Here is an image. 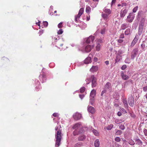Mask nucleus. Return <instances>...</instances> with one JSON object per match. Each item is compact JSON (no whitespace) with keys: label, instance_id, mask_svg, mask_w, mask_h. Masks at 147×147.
<instances>
[{"label":"nucleus","instance_id":"nucleus-1","mask_svg":"<svg viewBox=\"0 0 147 147\" xmlns=\"http://www.w3.org/2000/svg\"><path fill=\"white\" fill-rule=\"evenodd\" d=\"M62 135L61 131L59 129L56 132L55 135V138L56 140L55 143V147H58L60 145Z\"/></svg>","mask_w":147,"mask_h":147},{"label":"nucleus","instance_id":"nucleus-2","mask_svg":"<svg viewBox=\"0 0 147 147\" xmlns=\"http://www.w3.org/2000/svg\"><path fill=\"white\" fill-rule=\"evenodd\" d=\"M86 80L91 81V85L92 88L95 87L96 86L97 84L96 82L97 78L94 75L91 76L89 79L88 78Z\"/></svg>","mask_w":147,"mask_h":147},{"label":"nucleus","instance_id":"nucleus-3","mask_svg":"<svg viewBox=\"0 0 147 147\" xmlns=\"http://www.w3.org/2000/svg\"><path fill=\"white\" fill-rule=\"evenodd\" d=\"M87 128L86 127L83 126L82 125V123L80 122H79L76 123L73 127V129H82L83 128Z\"/></svg>","mask_w":147,"mask_h":147},{"label":"nucleus","instance_id":"nucleus-4","mask_svg":"<svg viewBox=\"0 0 147 147\" xmlns=\"http://www.w3.org/2000/svg\"><path fill=\"white\" fill-rule=\"evenodd\" d=\"M74 119L76 120H78L80 119L82 117V115L80 113L76 112L73 116Z\"/></svg>","mask_w":147,"mask_h":147},{"label":"nucleus","instance_id":"nucleus-5","mask_svg":"<svg viewBox=\"0 0 147 147\" xmlns=\"http://www.w3.org/2000/svg\"><path fill=\"white\" fill-rule=\"evenodd\" d=\"M138 51V48H135L133 50L131 53V59H134V58L137 55Z\"/></svg>","mask_w":147,"mask_h":147},{"label":"nucleus","instance_id":"nucleus-6","mask_svg":"<svg viewBox=\"0 0 147 147\" xmlns=\"http://www.w3.org/2000/svg\"><path fill=\"white\" fill-rule=\"evenodd\" d=\"M128 102L130 106L133 107L134 105V100L133 97L132 96H130L128 98Z\"/></svg>","mask_w":147,"mask_h":147},{"label":"nucleus","instance_id":"nucleus-7","mask_svg":"<svg viewBox=\"0 0 147 147\" xmlns=\"http://www.w3.org/2000/svg\"><path fill=\"white\" fill-rule=\"evenodd\" d=\"M127 11L126 10V8H125L124 10L122 9L120 13V17L121 18L124 17L127 13Z\"/></svg>","mask_w":147,"mask_h":147},{"label":"nucleus","instance_id":"nucleus-8","mask_svg":"<svg viewBox=\"0 0 147 147\" xmlns=\"http://www.w3.org/2000/svg\"><path fill=\"white\" fill-rule=\"evenodd\" d=\"M94 39V36H90L86 39V42L87 43H89L91 42H93Z\"/></svg>","mask_w":147,"mask_h":147},{"label":"nucleus","instance_id":"nucleus-9","mask_svg":"<svg viewBox=\"0 0 147 147\" xmlns=\"http://www.w3.org/2000/svg\"><path fill=\"white\" fill-rule=\"evenodd\" d=\"M83 131L82 129H75L73 132L74 136H76L79 134Z\"/></svg>","mask_w":147,"mask_h":147},{"label":"nucleus","instance_id":"nucleus-10","mask_svg":"<svg viewBox=\"0 0 147 147\" xmlns=\"http://www.w3.org/2000/svg\"><path fill=\"white\" fill-rule=\"evenodd\" d=\"M101 16L103 19L106 21L109 18V15L105 13L102 12Z\"/></svg>","mask_w":147,"mask_h":147},{"label":"nucleus","instance_id":"nucleus-11","mask_svg":"<svg viewBox=\"0 0 147 147\" xmlns=\"http://www.w3.org/2000/svg\"><path fill=\"white\" fill-rule=\"evenodd\" d=\"M98 67L97 66H93L90 69V71L94 73L96 71L98 70Z\"/></svg>","mask_w":147,"mask_h":147},{"label":"nucleus","instance_id":"nucleus-12","mask_svg":"<svg viewBox=\"0 0 147 147\" xmlns=\"http://www.w3.org/2000/svg\"><path fill=\"white\" fill-rule=\"evenodd\" d=\"M122 79L124 80H127L129 79V76L126 74H124L123 72H122L121 75Z\"/></svg>","mask_w":147,"mask_h":147},{"label":"nucleus","instance_id":"nucleus-13","mask_svg":"<svg viewBox=\"0 0 147 147\" xmlns=\"http://www.w3.org/2000/svg\"><path fill=\"white\" fill-rule=\"evenodd\" d=\"M92 49V47L90 45H87L85 47V51L86 52H90Z\"/></svg>","mask_w":147,"mask_h":147},{"label":"nucleus","instance_id":"nucleus-14","mask_svg":"<svg viewBox=\"0 0 147 147\" xmlns=\"http://www.w3.org/2000/svg\"><path fill=\"white\" fill-rule=\"evenodd\" d=\"M88 111L91 113L93 114L95 112L94 108L90 106L88 108Z\"/></svg>","mask_w":147,"mask_h":147},{"label":"nucleus","instance_id":"nucleus-15","mask_svg":"<svg viewBox=\"0 0 147 147\" xmlns=\"http://www.w3.org/2000/svg\"><path fill=\"white\" fill-rule=\"evenodd\" d=\"M81 16V15H80L78 14V15H76L75 16V21L77 22H79L80 21L79 19Z\"/></svg>","mask_w":147,"mask_h":147},{"label":"nucleus","instance_id":"nucleus-16","mask_svg":"<svg viewBox=\"0 0 147 147\" xmlns=\"http://www.w3.org/2000/svg\"><path fill=\"white\" fill-rule=\"evenodd\" d=\"M96 94V91L94 89L92 90L90 93V97L94 98Z\"/></svg>","mask_w":147,"mask_h":147},{"label":"nucleus","instance_id":"nucleus-17","mask_svg":"<svg viewBox=\"0 0 147 147\" xmlns=\"http://www.w3.org/2000/svg\"><path fill=\"white\" fill-rule=\"evenodd\" d=\"M91 62V58L89 57H87L84 61L85 64H88Z\"/></svg>","mask_w":147,"mask_h":147},{"label":"nucleus","instance_id":"nucleus-18","mask_svg":"<svg viewBox=\"0 0 147 147\" xmlns=\"http://www.w3.org/2000/svg\"><path fill=\"white\" fill-rule=\"evenodd\" d=\"M111 88V84L109 82H107L105 86L104 89L106 90Z\"/></svg>","mask_w":147,"mask_h":147},{"label":"nucleus","instance_id":"nucleus-19","mask_svg":"<svg viewBox=\"0 0 147 147\" xmlns=\"http://www.w3.org/2000/svg\"><path fill=\"white\" fill-rule=\"evenodd\" d=\"M103 11L106 14H107L109 16L110 14H111V11L109 9L105 8L104 9Z\"/></svg>","mask_w":147,"mask_h":147},{"label":"nucleus","instance_id":"nucleus-20","mask_svg":"<svg viewBox=\"0 0 147 147\" xmlns=\"http://www.w3.org/2000/svg\"><path fill=\"white\" fill-rule=\"evenodd\" d=\"M122 59V56L121 55H117L115 59V63H117L120 61Z\"/></svg>","mask_w":147,"mask_h":147},{"label":"nucleus","instance_id":"nucleus-21","mask_svg":"<svg viewBox=\"0 0 147 147\" xmlns=\"http://www.w3.org/2000/svg\"><path fill=\"white\" fill-rule=\"evenodd\" d=\"M101 44L98 43H97V45L96 47V50L97 51H99L101 49Z\"/></svg>","mask_w":147,"mask_h":147},{"label":"nucleus","instance_id":"nucleus-22","mask_svg":"<svg viewBox=\"0 0 147 147\" xmlns=\"http://www.w3.org/2000/svg\"><path fill=\"white\" fill-rule=\"evenodd\" d=\"M134 140L136 142V144H137L138 145L141 144H142V142L139 139H135Z\"/></svg>","mask_w":147,"mask_h":147},{"label":"nucleus","instance_id":"nucleus-23","mask_svg":"<svg viewBox=\"0 0 147 147\" xmlns=\"http://www.w3.org/2000/svg\"><path fill=\"white\" fill-rule=\"evenodd\" d=\"M94 146L96 147H98L99 146V141L98 139H96L94 142Z\"/></svg>","mask_w":147,"mask_h":147},{"label":"nucleus","instance_id":"nucleus-24","mask_svg":"<svg viewBox=\"0 0 147 147\" xmlns=\"http://www.w3.org/2000/svg\"><path fill=\"white\" fill-rule=\"evenodd\" d=\"M91 8L89 6H87L86 10V13H87L89 14L91 11Z\"/></svg>","mask_w":147,"mask_h":147},{"label":"nucleus","instance_id":"nucleus-25","mask_svg":"<svg viewBox=\"0 0 147 147\" xmlns=\"http://www.w3.org/2000/svg\"><path fill=\"white\" fill-rule=\"evenodd\" d=\"M86 138V136L84 135H82L80 136L78 138L79 141H83Z\"/></svg>","mask_w":147,"mask_h":147},{"label":"nucleus","instance_id":"nucleus-26","mask_svg":"<svg viewBox=\"0 0 147 147\" xmlns=\"http://www.w3.org/2000/svg\"><path fill=\"white\" fill-rule=\"evenodd\" d=\"M131 32L130 29L128 28L127 29L125 32V35H128Z\"/></svg>","mask_w":147,"mask_h":147},{"label":"nucleus","instance_id":"nucleus-27","mask_svg":"<svg viewBox=\"0 0 147 147\" xmlns=\"http://www.w3.org/2000/svg\"><path fill=\"white\" fill-rule=\"evenodd\" d=\"M137 40L138 39L135 37L131 43V45L134 46L136 43Z\"/></svg>","mask_w":147,"mask_h":147},{"label":"nucleus","instance_id":"nucleus-28","mask_svg":"<svg viewBox=\"0 0 147 147\" xmlns=\"http://www.w3.org/2000/svg\"><path fill=\"white\" fill-rule=\"evenodd\" d=\"M123 103L124 104V106L125 107H127V103L126 100L125 99H123Z\"/></svg>","mask_w":147,"mask_h":147},{"label":"nucleus","instance_id":"nucleus-29","mask_svg":"<svg viewBox=\"0 0 147 147\" xmlns=\"http://www.w3.org/2000/svg\"><path fill=\"white\" fill-rule=\"evenodd\" d=\"M84 12V8H81L80 9L79 12L78 14L82 15Z\"/></svg>","mask_w":147,"mask_h":147},{"label":"nucleus","instance_id":"nucleus-30","mask_svg":"<svg viewBox=\"0 0 147 147\" xmlns=\"http://www.w3.org/2000/svg\"><path fill=\"white\" fill-rule=\"evenodd\" d=\"M93 132L95 136H97L99 135L98 132L96 129H94L93 130Z\"/></svg>","mask_w":147,"mask_h":147},{"label":"nucleus","instance_id":"nucleus-31","mask_svg":"<svg viewBox=\"0 0 147 147\" xmlns=\"http://www.w3.org/2000/svg\"><path fill=\"white\" fill-rule=\"evenodd\" d=\"M122 132L121 130H117L115 133L116 135H121L122 133Z\"/></svg>","mask_w":147,"mask_h":147},{"label":"nucleus","instance_id":"nucleus-32","mask_svg":"<svg viewBox=\"0 0 147 147\" xmlns=\"http://www.w3.org/2000/svg\"><path fill=\"white\" fill-rule=\"evenodd\" d=\"M94 102V98H91V97H90V102L91 105H93Z\"/></svg>","mask_w":147,"mask_h":147},{"label":"nucleus","instance_id":"nucleus-33","mask_svg":"<svg viewBox=\"0 0 147 147\" xmlns=\"http://www.w3.org/2000/svg\"><path fill=\"white\" fill-rule=\"evenodd\" d=\"M129 143L131 145H134L135 144L134 141L132 140H130L129 141Z\"/></svg>","mask_w":147,"mask_h":147},{"label":"nucleus","instance_id":"nucleus-34","mask_svg":"<svg viewBox=\"0 0 147 147\" xmlns=\"http://www.w3.org/2000/svg\"><path fill=\"white\" fill-rule=\"evenodd\" d=\"M85 88L84 87L81 88L80 90V92L81 93L84 92L85 90Z\"/></svg>","mask_w":147,"mask_h":147},{"label":"nucleus","instance_id":"nucleus-35","mask_svg":"<svg viewBox=\"0 0 147 147\" xmlns=\"http://www.w3.org/2000/svg\"><path fill=\"white\" fill-rule=\"evenodd\" d=\"M63 22H61L58 25V27L59 28H61L63 27Z\"/></svg>","mask_w":147,"mask_h":147},{"label":"nucleus","instance_id":"nucleus-36","mask_svg":"<svg viewBox=\"0 0 147 147\" xmlns=\"http://www.w3.org/2000/svg\"><path fill=\"white\" fill-rule=\"evenodd\" d=\"M123 53V51L121 50H119L118 51L117 55H121Z\"/></svg>","mask_w":147,"mask_h":147},{"label":"nucleus","instance_id":"nucleus-37","mask_svg":"<svg viewBox=\"0 0 147 147\" xmlns=\"http://www.w3.org/2000/svg\"><path fill=\"white\" fill-rule=\"evenodd\" d=\"M115 141L117 142H119L120 141L121 139L120 138L116 137L115 139Z\"/></svg>","mask_w":147,"mask_h":147},{"label":"nucleus","instance_id":"nucleus-38","mask_svg":"<svg viewBox=\"0 0 147 147\" xmlns=\"http://www.w3.org/2000/svg\"><path fill=\"white\" fill-rule=\"evenodd\" d=\"M138 7L136 6L133 9V11L135 13L136 12V11L138 9Z\"/></svg>","mask_w":147,"mask_h":147},{"label":"nucleus","instance_id":"nucleus-39","mask_svg":"<svg viewBox=\"0 0 147 147\" xmlns=\"http://www.w3.org/2000/svg\"><path fill=\"white\" fill-rule=\"evenodd\" d=\"M58 34H61L63 33V31L62 29H60L58 32Z\"/></svg>","mask_w":147,"mask_h":147},{"label":"nucleus","instance_id":"nucleus-40","mask_svg":"<svg viewBox=\"0 0 147 147\" xmlns=\"http://www.w3.org/2000/svg\"><path fill=\"white\" fill-rule=\"evenodd\" d=\"M126 67H127V66L125 65H123L122 66V67H121V69L123 70H124L126 68Z\"/></svg>","mask_w":147,"mask_h":147},{"label":"nucleus","instance_id":"nucleus-41","mask_svg":"<svg viewBox=\"0 0 147 147\" xmlns=\"http://www.w3.org/2000/svg\"><path fill=\"white\" fill-rule=\"evenodd\" d=\"M43 25L45 27H47L48 25V23L47 21L44 22L43 23Z\"/></svg>","mask_w":147,"mask_h":147},{"label":"nucleus","instance_id":"nucleus-42","mask_svg":"<svg viewBox=\"0 0 147 147\" xmlns=\"http://www.w3.org/2000/svg\"><path fill=\"white\" fill-rule=\"evenodd\" d=\"M133 19H134V18L133 17H131V18L127 19V20L129 22H132Z\"/></svg>","mask_w":147,"mask_h":147},{"label":"nucleus","instance_id":"nucleus-43","mask_svg":"<svg viewBox=\"0 0 147 147\" xmlns=\"http://www.w3.org/2000/svg\"><path fill=\"white\" fill-rule=\"evenodd\" d=\"M113 127V124H110L109 125L107 129H112Z\"/></svg>","mask_w":147,"mask_h":147},{"label":"nucleus","instance_id":"nucleus-44","mask_svg":"<svg viewBox=\"0 0 147 147\" xmlns=\"http://www.w3.org/2000/svg\"><path fill=\"white\" fill-rule=\"evenodd\" d=\"M53 115L54 117H58L59 114L57 113H55L53 114Z\"/></svg>","mask_w":147,"mask_h":147},{"label":"nucleus","instance_id":"nucleus-45","mask_svg":"<svg viewBox=\"0 0 147 147\" xmlns=\"http://www.w3.org/2000/svg\"><path fill=\"white\" fill-rule=\"evenodd\" d=\"M143 90L144 91L146 92L147 91V86L143 87Z\"/></svg>","mask_w":147,"mask_h":147},{"label":"nucleus","instance_id":"nucleus-46","mask_svg":"<svg viewBox=\"0 0 147 147\" xmlns=\"http://www.w3.org/2000/svg\"><path fill=\"white\" fill-rule=\"evenodd\" d=\"M124 34L123 33L121 34L119 38H124Z\"/></svg>","mask_w":147,"mask_h":147},{"label":"nucleus","instance_id":"nucleus-47","mask_svg":"<svg viewBox=\"0 0 147 147\" xmlns=\"http://www.w3.org/2000/svg\"><path fill=\"white\" fill-rule=\"evenodd\" d=\"M106 92V90L105 89L104 90H103L102 92H101V96H102L103 95V94L105 93Z\"/></svg>","mask_w":147,"mask_h":147},{"label":"nucleus","instance_id":"nucleus-48","mask_svg":"<svg viewBox=\"0 0 147 147\" xmlns=\"http://www.w3.org/2000/svg\"><path fill=\"white\" fill-rule=\"evenodd\" d=\"M144 132L145 136H147V129H144Z\"/></svg>","mask_w":147,"mask_h":147},{"label":"nucleus","instance_id":"nucleus-49","mask_svg":"<svg viewBox=\"0 0 147 147\" xmlns=\"http://www.w3.org/2000/svg\"><path fill=\"white\" fill-rule=\"evenodd\" d=\"M123 42V40L122 39H119L118 40V42L119 43H121Z\"/></svg>","mask_w":147,"mask_h":147},{"label":"nucleus","instance_id":"nucleus-50","mask_svg":"<svg viewBox=\"0 0 147 147\" xmlns=\"http://www.w3.org/2000/svg\"><path fill=\"white\" fill-rule=\"evenodd\" d=\"M127 5V3H123L121 4V7H123L124 6H126Z\"/></svg>","mask_w":147,"mask_h":147},{"label":"nucleus","instance_id":"nucleus-51","mask_svg":"<svg viewBox=\"0 0 147 147\" xmlns=\"http://www.w3.org/2000/svg\"><path fill=\"white\" fill-rule=\"evenodd\" d=\"M102 42V40L100 39H99L98 41L97 42V43H98L101 44Z\"/></svg>","mask_w":147,"mask_h":147},{"label":"nucleus","instance_id":"nucleus-52","mask_svg":"<svg viewBox=\"0 0 147 147\" xmlns=\"http://www.w3.org/2000/svg\"><path fill=\"white\" fill-rule=\"evenodd\" d=\"M79 96H80V98L82 99L84 97V95L83 94H82V95H79Z\"/></svg>","mask_w":147,"mask_h":147},{"label":"nucleus","instance_id":"nucleus-53","mask_svg":"<svg viewBox=\"0 0 147 147\" xmlns=\"http://www.w3.org/2000/svg\"><path fill=\"white\" fill-rule=\"evenodd\" d=\"M90 19V16L89 15H88L86 17V20L88 21H89Z\"/></svg>","mask_w":147,"mask_h":147},{"label":"nucleus","instance_id":"nucleus-54","mask_svg":"<svg viewBox=\"0 0 147 147\" xmlns=\"http://www.w3.org/2000/svg\"><path fill=\"white\" fill-rule=\"evenodd\" d=\"M80 143H77L75 145V147H78V146H79L80 145Z\"/></svg>","mask_w":147,"mask_h":147},{"label":"nucleus","instance_id":"nucleus-55","mask_svg":"<svg viewBox=\"0 0 147 147\" xmlns=\"http://www.w3.org/2000/svg\"><path fill=\"white\" fill-rule=\"evenodd\" d=\"M122 114V113H121L120 112H118L117 113V115L119 116H121Z\"/></svg>","mask_w":147,"mask_h":147},{"label":"nucleus","instance_id":"nucleus-56","mask_svg":"<svg viewBox=\"0 0 147 147\" xmlns=\"http://www.w3.org/2000/svg\"><path fill=\"white\" fill-rule=\"evenodd\" d=\"M105 30H101V33L102 34H103L105 33Z\"/></svg>","mask_w":147,"mask_h":147},{"label":"nucleus","instance_id":"nucleus-57","mask_svg":"<svg viewBox=\"0 0 147 147\" xmlns=\"http://www.w3.org/2000/svg\"><path fill=\"white\" fill-rule=\"evenodd\" d=\"M132 14V13H130L129 15H128L127 17V19H130V18H131V14Z\"/></svg>","mask_w":147,"mask_h":147},{"label":"nucleus","instance_id":"nucleus-58","mask_svg":"<svg viewBox=\"0 0 147 147\" xmlns=\"http://www.w3.org/2000/svg\"><path fill=\"white\" fill-rule=\"evenodd\" d=\"M116 1V0H112V4H114Z\"/></svg>","mask_w":147,"mask_h":147},{"label":"nucleus","instance_id":"nucleus-59","mask_svg":"<svg viewBox=\"0 0 147 147\" xmlns=\"http://www.w3.org/2000/svg\"><path fill=\"white\" fill-rule=\"evenodd\" d=\"M121 110L124 113H126V111H125L123 108H122V109H121Z\"/></svg>","mask_w":147,"mask_h":147},{"label":"nucleus","instance_id":"nucleus-60","mask_svg":"<svg viewBox=\"0 0 147 147\" xmlns=\"http://www.w3.org/2000/svg\"><path fill=\"white\" fill-rule=\"evenodd\" d=\"M62 127H61V126L60 125H59V126H57V127L56 129H60V128H61Z\"/></svg>","mask_w":147,"mask_h":147},{"label":"nucleus","instance_id":"nucleus-61","mask_svg":"<svg viewBox=\"0 0 147 147\" xmlns=\"http://www.w3.org/2000/svg\"><path fill=\"white\" fill-rule=\"evenodd\" d=\"M105 63L106 65H108L109 64V62L108 61H105Z\"/></svg>","mask_w":147,"mask_h":147},{"label":"nucleus","instance_id":"nucleus-62","mask_svg":"<svg viewBox=\"0 0 147 147\" xmlns=\"http://www.w3.org/2000/svg\"><path fill=\"white\" fill-rule=\"evenodd\" d=\"M128 60V59H126L125 60V62L126 63H129V62H127V61Z\"/></svg>","mask_w":147,"mask_h":147},{"label":"nucleus","instance_id":"nucleus-63","mask_svg":"<svg viewBox=\"0 0 147 147\" xmlns=\"http://www.w3.org/2000/svg\"><path fill=\"white\" fill-rule=\"evenodd\" d=\"M38 84H39V86H38L37 87V86L36 87V88L37 89H38V87H39L40 85V82H38Z\"/></svg>","mask_w":147,"mask_h":147},{"label":"nucleus","instance_id":"nucleus-64","mask_svg":"<svg viewBox=\"0 0 147 147\" xmlns=\"http://www.w3.org/2000/svg\"><path fill=\"white\" fill-rule=\"evenodd\" d=\"M144 97H145L146 99L147 100V93L144 96Z\"/></svg>","mask_w":147,"mask_h":147}]
</instances>
